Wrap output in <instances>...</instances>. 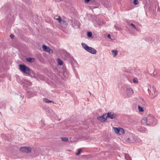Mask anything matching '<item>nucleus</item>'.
<instances>
[{"label": "nucleus", "instance_id": "f257e3e1", "mask_svg": "<svg viewBox=\"0 0 160 160\" xmlns=\"http://www.w3.org/2000/svg\"><path fill=\"white\" fill-rule=\"evenodd\" d=\"M142 124L146 125L154 126L156 124V119L152 115H150L147 117L143 118L141 120Z\"/></svg>", "mask_w": 160, "mask_h": 160}, {"label": "nucleus", "instance_id": "6e6552de", "mask_svg": "<svg viewBox=\"0 0 160 160\" xmlns=\"http://www.w3.org/2000/svg\"><path fill=\"white\" fill-rule=\"evenodd\" d=\"M113 129L114 132L118 134H121L124 133V130L121 128L114 127L113 128Z\"/></svg>", "mask_w": 160, "mask_h": 160}, {"label": "nucleus", "instance_id": "c756f323", "mask_svg": "<svg viewBox=\"0 0 160 160\" xmlns=\"http://www.w3.org/2000/svg\"><path fill=\"white\" fill-rule=\"evenodd\" d=\"M105 7L108 8V10H110L111 9V8L110 7V6L109 5H106L105 6Z\"/></svg>", "mask_w": 160, "mask_h": 160}, {"label": "nucleus", "instance_id": "b1692460", "mask_svg": "<svg viewBox=\"0 0 160 160\" xmlns=\"http://www.w3.org/2000/svg\"><path fill=\"white\" fill-rule=\"evenodd\" d=\"M133 82L135 83H138V79L137 78H134L133 80Z\"/></svg>", "mask_w": 160, "mask_h": 160}, {"label": "nucleus", "instance_id": "f704fd0d", "mask_svg": "<svg viewBox=\"0 0 160 160\" xmlns=\"http://www.w3.org/2000/svg\"><path fill=\"white\" fill-rule=\"evenodd\" d=\"M23 97H24L23 95H22V96L21 95V98L22 99V98H23Z\"/></svg>", "mask_w": 160, "mask_h": 160}, {"label": "nucleus", "instance_id": "5701e85b", "mask_svg": "<svg viewBox=\"0 0 160 160\" xmlns=\"http://www.w3.org/2000/svg\"><path fill=\"white\" fill-rule=\"evenodd\" d=\"M62 140L64 142H66L68 141V138L66 137H63L61 138Z\"/></svg>", "mask_w": 160, "mask_h": 160}, {"label": "nucleus", "instance_id": "7c9ffc66", "mask_svg": "<svg viewBox=\"0 0 160 160\" xmlns=\"http://www.w3.org/2000/svg\"><path fill=\"white\" fill-rule=\"evenodd\" d=\"M10 37L11 38H13L14 37V35L13 34H11Z\"/></svg>", "mask_w": 160, "mask_h": 160}, {"label": "nucleus", "instance_id": "6ab92c4d", "mask_svg": "<svg viewBox=\"0 0 160 160\" xmlns=\"http://www.w3.org/2000/svg\"><path fill=\"white\" fill-rule=\"evenodd\" d=\"M112 52L113 54L114 57H115L118 54V51L117 50H113L112 51Z\"/></svg>", "mask_w": 160, "mask_h": 160}, {"label": "nucleus", "instance_id": "412c9836", "mask_svg": "<svg viewBox=\"0 0 160 160\" xmlns=\"http://www.w3.org/2000/svg\"><path fill=\"white\" fill-rule=\"evenodd\" d=\"M58 62L59 65H61L63 64L62 61L59 58L58 59Z\"/></svg>", "mask_w": 160, "mask_h": 160}, {"label": "nucleus", "instance_id": "423d86ee", "mask_svg": "<svg viewBox=\"0 0 160 160\" xmlns=\"http://www.w3.org/2000/svg\"><path fill=\"white\" fill-rule=\"evenodd\" d=\"M20 151L21 152L28 153L31 152V148L29 147H22L20 148Z\"/></svg>", "mask_w": 160, "mask_h": 160}, {"label": "nucleus", "instance_id": "4be33fe9", "mask_svg": "<svg viewBox=\"0 0 160 160\" xmlns=\"http://www.w3.org/2000/svg\"><path fill=\"white\" fill-rule=\"evenodd\" d=\"M87 35L89 38L91 37L92 36V33L91 32H88L87 33Z\"/></svg>", "mask_w": 160, "mask_h": 160}, {"label": "nucleus", "instance_id": "9d476101", "mask_svg": "<svg viewBox=\"0 0 160 160\" xmlns=\"http://www.w3.org/2000/svg\"><path fill=\"white\" fill-rule=\"evenodd\" d=\"M42 48L43 50L44 51L48 52L49 53H51H51H52L53 52L52 50L50 48L44 44H43L42 45Z\"/></svg>", "mask_w": 160, "mask_h": 160}, {"label": "nucleus", "instance_id": "c9c22d12", "mask_svg": "<svg viewBox=\"0 0 160 160\" xmlns=\"http://www.w3.org/2000/svg\"><path fill=\"white\" fill-rule=\"evenodd\" d=\"M79 26H76L74 27V28H78L79 27Z\"/></svg>", "mask_w": 160, "mask_h": 160}, {"label": "nucleus", "instance_id": "473e14b6", "mask_svg": "<svg viewBox=\"0 0 160 160\" xmlns=\"http://www.w3.org/2000/svg\"><path fill=\"white\" fill-rule=\"evenodd\" d=\"M85 0V2L86 3H88L90 1V0Z\"/></svg>", "mask_w": 160, "mask_h": 160}, {"label": "nucleus", "instance_id": "9b49d317", "mask_svg": "<svg viewBox=\"0 0 160 160\" xmlns=\"http://www.w3.org/2000/svg\"><path fill=\"white\" fill-rule=\"evenodd\" d=\"M35 94L36 93L34 92L28 91L27 92V96L28 98H29L34 96L35 95Z\"/></svg>", "mask_w": 160, "mask_h": 160}, {"label": "nucleus", "instance_id": "393cba45", "mask_svg": "<svg viewBox=\"0 0 160 160\" xmlns=\"http://www.w3.org/2000/svg\"><path fill=\"white\" fill-rule=\"evenodd\" d=\"M137 72L136 73V75L140 77L141 75V72L139 70H137Z\"/></svg>", "mask_w": 160, "mask_h": 160}, {"label": "nucleus", "instance_id": "2eb2a0df", "mask_svg": "<svg viewBox=\"0 0 160 160\" xmlns=\"http://www.w3.org/2000/svg\"><path fill=\"white\" fill-rule=\"evenodd\" d=\"M127 141H129V142L131 143H133L135 141V139L132 137H130L129 138H128L127 139Z\"/></svg>", "mask_w": 160, "mask_h": 160}, {"label": "nucleus", "instance_id": "ddd939ff", "mask_svg": "<svg viewBox=\"0 0 160 160\" xmlns=\"http://www.w3.org/2000/svg\"><path fill=\"white\" fill-rule=\"evenodd\" d=\"M145 39L146 41L152 43L155 40V38H152L150 37H147L145 38Z\"/></svg>", "mask_w": 160, "mask_h": 160}, {"label": "nucleus", "instance_id": "f3484780", "mask_svg": "<svg viewBox=\"0 0 160 160\" xmlns=\"http://www.w3.org/2000/svg\"><path fill=\"white\" fill-rule=\"evenodd\" d=\"M34 58H27L26 59V61L29 62H32L34 61Z\"/></svg>", "mask_w": 160, "mask_h": 160}, {"label": "nucleus", "instance_id": "f03ea898", "mask_svg": "<svg viewBox=\"0 0 160 160\" xmlns=\"http://www.w3.org/2000/svg\"><path fill=\"white\" fill-rule=\"evenodd\" d=\"M81 45L82 48L87 52L92 54H95L97 51L93 48L88 46L87 44L83 42H82Z\"/></svg>", "mask_w": 160, "mask_h": 160}, {"label": "nucleus", "instance_id": "4c0bfd02", "mask_svg": "<svg viewBox=\"0 0 160 160\" xmlns=\"http://www.w3.org/2000/svg\"><path fill=\"white\" fill-rule=\"evenodd\" d=\"M150 2H151V0H148Z\"/></svg>", "mask_w": 160, "mask_h": 160}, {"label": "nucleus", "instance_id": "bb28decb", "mask_svg": "<svg viewBox=\"0 0 160 160\" xmlns=\"http://www.w3.org/2000/svg\"><path fill=\"white\" fill-rule=\"evenodd\" d=\"M138 108L139 111L142 112L143 111V108L141 107L140 106H138Z\"/></svg>", "mask_w": 160, "mask_h": 160}, {"label": "nucleus", "instance_id": "cd10ccee", "mask_svg": "<svg viewBox=\"0 0 160 160\" xmlns=\"http://www.w3.org/2000/svg\"><path fill=\"white\" fill-rule=\"evenodd\" d=\"M82 150L81 149H79L78 151V152L76 153V155H78L80 154Z\"/></svg>", "mask_w": 160, "mask_h": 160}, {"label": "nucleus", "instance_id": "aec40b11", "mask_svg": "<svg viewBox=\"0 0 160 160\" xmlns=\"http://www.w3.org/2000/svg\"><path fill=\"white\" fill-rule=\"evenodd\" d=\"M127 91L129 93H133V91L132 89L130 88H128L127 89Z\"/></svg>", "mask_w": 160, "mask_h": 160}, {"label": "nucleus", "instance_id": "a211bd4d", "mask_svg": "<svg viewBox=\"0 0 160 160\" xmlns=\"http://www.w3.org/2000/svg\"><path fill=\"white\" fill-rule=\"evenodd\" d=\"M57 20L58 21V22L61 24H63L64 23V21L62 20L61 19V17L60 16H59L58 17V18L57 19Z\"/></svg>", "mask_w": 160, "mask_h": 160}, {"label": "nucleus", "instance_id": "72a5a7b5", "mask_svg": "<svg viewBox=\"0 0 160 160\" xmlns=\"http://www.w3.org/2000/svg\"><path fill=\"white\" fill-rule=\"evenodd\" d=\"M107 37L108 38H111V35L110 34H108L107 35Z\"/></svg>", "mask_w": 160, "mask_h": 160}, {"label": "nucleus", "instance_id": "f8f14e48", "mask_svg": "<svg viewBox=\"0 0 160 160\" xmlns=\"http://www.w3.org/2000/svg\"><path fill=\"white\" fill-rule=\"evenodd\" d=\"M138 130L139 131L142 132L146 133L148 132V130L147 128L144 127H139L138 128Z\"/></svg>", "mask_w": 160, "mask_h": 160}, {"label": "nucleus", "instance_id": "2f4dec72", "mask_svg": "<svg viewBox=\"0 0 160 160\" xmlns=\"http://www.w3.org/2000/svg\"><path fill=\"white\" fill-rule=\"evenodd\" d=\"M157 74V73L156 72H155L154 71H153V75L154 76H155L156 74Z\"/></svg>", "mask_w": 160, "mask_h": 160}, {"label": "nucleus", "instance_id": "4468645a", "mask_svg": "<svg viewBox=\"0 0 160 160\" xmlns=\"http://www.w3.org/2000/svg\"><path fill=\"white\" fill-rule=\"evenodd\" d=\"M63 75L65 78H68L69 76V73L65 68L63 69Z\"/></svg>", "mask_w": 160, "mask_h": 160}, {"label": "nucleus", "instance_id": "dca6fc26", "mask_svg": "<svg viewBox=\"0 0 160 160\" xmlns=\"http://www.w3.org/2000/svg\"><path fill=\"white\" fill-rule=\"evenodd\" d=\"M43 101H44L45 102L47 103H50L52 102L53 103H54V102L52 101L49 100L47 98H44L43 99Z\"/></svg>", "mask_w": 160, "mask_h": 160}, {"label": "nucleus", "instance_id": "39448f33", "mask_svg": "<svg viewBox=\"0 0 160 160\" xmlns=\"http://www.w3.org/2000/svg\"><path fill=\"white\" fill-rule=\"evenodd\" d=\"M13 15L12 12L9 13L6 19V21L8 24H12L14 21Z\"/></svg>", "mask_w": 160, "mask_h": 160}, {"label": "nucleus", "instance_id": "7ed1b4c3", "mask_svg": "<svg viewBox=\"0 0 160 160\" xmlns=\"http://www.w3.org/2000/svg\"><path fill=\"white\" fill-rule=\"evenodd\" d=\"M19 68L20 70L25 74L30 75L31 73L29 68L24 64H20Z\"/></svg>", "mask_w": 160, "mask_h": 160}, {"label": "nucleus", "instance_id": "0eeeda50", "mask_svg": "<svg viewBox=\"0 0 160 160\" xmlns=\"http://www.w3.org/2000/svg\"><path fill=\"white\" fill-rule=\"evenodd\" d=\"M107 114V118H108L112 119H115L116 117V114L113 112H108Z\"/></svg>", "mask_w": 160, "mask_h": 160}, {"label": "nucleus", "instance_id": "e433bc0d", "mask_svg": "<svg viewBox=\"0 0 160 160\" xmlns=\"http://www.w3.org/2000/svg\"><path fill=\"white\" fill-rule=\"evenodd\" d=\"M89 92L90 94L91 95H92V96H93V95L91 94V93L90 92Z\"/></svg>", "mask_w": 160, "mask_h": 160}, {"label": "nucleus", "instance_id": "c85d7f7f", "mask_svg": "<svg viewBox=\"0 0 160 160\" xmlns=\"http://www.w3.org/2000/svg\"><path fill=\"white\" fill-rule=\"evenodd\" d=\"M130 25L134 29H135L136 30H137V28L136 27V26L133 23H131L130 24Z\"/></svg>", "mask_w": 160, "mask_h": 160}, {"label": "nucleus", "instance_id": "20e7f679", "mask_svg": "<svg viewBox=\"0 0 160 160\" xmlns=\"http://www.w3.org/2000/svg\"><path fill=\"white\" fill-rule=\"evenodd\" d=\"M148 92L150 95H152L151 98H154L157 95V92L156 88L153 85L150 86L149 89H148Z\"/></svg>", "mask_w": 160, "mask_h": 160}, {"label": "nucleus", "instance_id": "1a4fd4ad", "mask_svg": "<svg viewBox=\"0 0 160 160\" xmlns=\"http://www.w3.org/2000/svg\"><path fill=\"white\" fill-rule=\"evenodd\" d=\"M97 119L98 120L101 122H105L107 119V113L104 114L101 116L98 117Z\"/></svg>", "mask_w": 160, "mask_h": 160}, {"label": "nucleus", "instance_id": "a878e982", "mask_svg": "<svg viewBox=\"0 0 160 160\" xmlns=\"http://www.w3.org/2000/svg\"><path fill=\"white\" fill-rule=\"evenodd\" d=\"M138 0H134L133 3L134 5H136L138 4Z\"/></svg>", "mask_w": 160, "mask_h": 160}]
</instances>
